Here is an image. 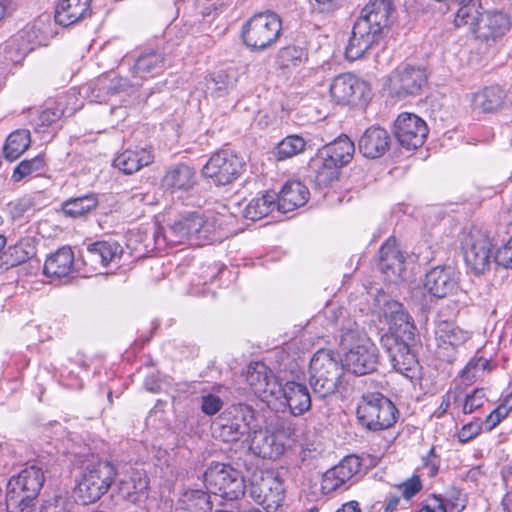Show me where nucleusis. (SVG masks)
Wrapping results in <instances>:
<instances>
[{
    "label": "nucleus",
    "instance_id": "de8ad7c7",
    "mask_svg": "<svg viewBox=\"0 0 512 512\" xmlns=\"http://www.w3.org/2000/svg\"><path fill=\"white\" fill-rule=\"evenodd\" d=\"M234 86L235 80L223 70L211 74L206 80L207 91L216 97L226 95Z\"/></svg>",
    "mask_w": 512,
    "mask_h": 512
},
{
    "label": "nucleus",
    "instance_id": "423d86ee",
    "mask_svg": "<svg viewBox=\"0 0 512 512\" xmlns=\"http://www.w3.org/2000/svg\"><path fill=\"white\" fill-rule=\"evenodd\" d=\"M359 423L370 431H382L392 427L399 418L395 404L378 392L361 396L356 410Z\"/></svg>",
    "mask_w": 512,
    "mask_h": 512
},
{
    "label": "nucleus",
    "instance_id": "4d7b16f0",
    "mask_svg": "<svg viewBox=\"0 0 512 512\" xmlns=\"http://www.w3.org/2000/svg\"><path fill=\"white\" fill-rule=\"evenodd\" d=\"M494 261L499 266L512 269V236L496 251Z\"/></svg>",
    "mask_w": 512,
    "mask_h": 512
},
{
    "label": "nucleus",
    "instance_id": "393cba45",
    "mask_svg": "<svg viewBox=\"0 0 512 512\" xmlns=\"http://www.w3.org/2000/svg\"><path fill=\"white\" fill-rule=\"evenodd\" d=\"M405 259L393 239H388L379 250V269L389 282H397L405 270Z\"/></svg>",
    "mask_w": 512,
    "mask_h": 512
},
{
    "label": "nucleus",
    "instance_id": "603ef678",
    "mask_svg": "<svg viewBox=\"0 0 512 512\" xmlns=\"http://www.w3.org/2000/svg\"><path fill=\"white\" fill-rule=\"evenodd\" d=\"M488 361L484 358L472 359L461 372L465 384L469 385L479 378L485 371Z\"/></svg>",
    "mask_w": 512,
    "mask_h": 512
},
{
    "label": "nucleus",
    "instance_id": "052dcab7",
    "mask_svg": "<svg viewBox=\"0 0 512 512\" xmlns=\"http://www.w3.org/2000/svg\"><path fill=\"white\" fill-rule=\"evenodd\" d=\"M422 488V484L420 479L415 476L411 479L407 480L403 484L399 486V489L402 491V495L405 499L409 500L414 497Z\"/></svg>",
    "mask_w": 512,
    "mask_h": 512
},
{
    "label": "nucleus",
    "instance_id": "2eb2a0df",
    "mask_svg": "<svg viewBox=\"0 0 512 512\" xmlns=\"http://www.w3.org/2000/svg\"><path fill=\"white\" fill-rule=\"evenodd\" d=\"M382 32L383 30L379 29L378 26H373L357 18L345 48L346 58L354 61L364 57L379 44L382 39Z\"/></svg>",
    "mask_w": 512,
    "mask_h": 512
},
{
    "label": "nucleus",
    "instance_id": "6ab92c4d",
    "mask_svg": "<svg viewBox=\"0 0 512 512\" xmlns=\"http://www.w3.org/2000/svg\"><path fill=\"white\" fill-rule=\"evenodd\" d=\"M122 252V247L116 241H97L89 244L81 254L82 263L86 267L84 275L93 272L101 273V269L119 259Z\"/></svg>",
    "mask_w": 512,
    "mask_h": 512
},
{
    "label": "nucleus",
    "instance_id": "8fccbe9b",
    "mask_svg": "<svg viewBox=\"0 0 512 512\" xmlns=\"http://www.w3.org/2000/svg\"><path fill=\"white\" fill-rule=\"evenodd\" d=\"M278 57L283 67H297L307 59V53L301 47L287 46L280 49Z\"/></svg>",
    "mask_w": 512,
    "mask_h": 512
},
{
    "label": "nucleus",
    "instance_id": "58836bf2",
    "mask_svg": "<svg viewBox=\"0 0 512 512\" xmlns=\"http://www.w3.org/2000/svg\"><path fill=\"white\" fill-rule=\"evenodd\" d=\"M35 246L30 238H23L14 245H10L0 256L6 268L18 266L35 255Z\"/></svg>",
    "mask_w": 512,
    "mask_h": 512
},
{
    "label": "nucleus",
    "instance_id": "3c124183",
    "mask_svg": "<svg viewBox=\"0 0 512 512\" xmlns=\"http://www.w3.org/2000/svg\"><path fill=\"white\" fill-rule=\"evenodd\" d=\"M463 414H471L488 401L484 388H476L471 392L464 393L462 391Z\"/></svg>",
    "mask_w": 512,
    "mask_h": 512
},
{
    "label": "nucleus",
    "instance_id": "f03ea898",
    "mask_svg": "<svg viewBox=\"0 0 512 512\" xmlns=\"http://www.w3.org/2000/svg\"><path fill=\"white\" fill-rule=\"evenodd\" d=\"M328 319L338 327V346L343 353L345 368L355 375L374 372L379 352L365 330L342 307L331 310Z\"/></svg>",
    "mask_w": 512,
    "mask_h": 512
},
{
    "label": "nucleus",
    "instance_id": "e433bc0d",
    "mask_svg": "<svg viewBox=\"0 0 512 512\" xmlns=\"http://www.w3.org/2000/svg\"><path fill=\"white\" fill-rule=\"evenodd\" d=\"M391 11V0H370L362 9L358 19L383 30L388 24Z\"/></svg>",
    "mask_w": 512,
    "mask_h": 512
},
{
    "label": "nucleus",
    "instance_id": "6e6552de",
    "mask_svg": "<svg viewBox=\"0 0 512 512\" xmlns=\"http://www.w3.org/2000/svg\"><path fill=\"white\" fill-rule=\"evenodd\" d=\"M282 23L273 12L252 16L242 28V38L251 50H264L273 45L281 34Z\"/></svg>",
    "mask_w": 512,
    "mask_h": 512
},
{
    "label": "nucleus",
    "instance_id": "0e129e2a",
    "mask_svg": "<svg viewBox=\"0 0 512 512\" xmlns=\"http://www.w3.org/2000/svg\"><path fill=\"white\" fill-rule=\"evenodd\" d=\"M424 464L430 469V476H434L438 471V460L434 454V448H431L428 455L423 458Z\"/></svg>",
    "mask_w": 512,
    "mask_h": 512
},
{
    "label": "nucleus",
    "instance_id": "774afa93",
    "mask_svg": "<svg viewBox=\"0 0 512 512\" xmlns=\"http://www.w3.org/2000/svg\"><path fill=\"white\" fill-rule=\"evenodd\" d=\"M336 512H361L357 501H350L343 504Z\"/></svg>",
    "mask_w": 512,
    "mask_h": 512
},
{
    "label": "nucleus",
    "instance_id": "20e7f679",
    "mask_svg": "<svg viewBox=\"0 0 512 512\" xmlns=\"http://www.w3.org/2000/svg\"><path fill=\"white\" fill-rule=\"evenodd\" d=\"M222 239L223 235L214 219L205 218L196 212L180 216L166 229L157 226L154 232V241L159 249L166 245L180 244L185 240L202 246L220 242Z\"/></svg>",
    "mask_w": 512,
    "mask_h": 512
},
{
    "label": "nucleus",
    "instance_id": "37998d69",
    "mask_svg": "<svg viewBox=\"0 0 512 512\" xmlns=\"http://www.w3.org/2000/svg\"><path fill=\"white\" fill-rule=\"evenodd\" d=\"M177 506L187 508L190 512H211L212 502L208 492L202 490H187L177 501Z\"/></svg>",
    "mask_w": 512,
    "mask_h": 512
},
{
    "label": "nucleus",
    "instance_id": "ddd939ff",
    "mask_svg": "<svg viewBox=\"0 0 512 512\" xmlns=\"http://www.w3.org/2000/svg\"><path fill=\"white\" fill-rule=\"evenodd\" d=\"M244 167L241 157L230 150L214 153L202 168V175L215 185H227L236 180Z\"/></svg>",
    "mask_w": 512,
    "mask_h": 512
},
{
    "label": "nucleus",
    "instance_id": "a878e982",
    "mask_svg": "<svg viewBox=\"0 0 512 512\" xmlns=\"http://www.w3.org/2000/svg\"><path fill=\"white\" fill-rule=\"evenodd\" d=\"M249 450L262 458L277 459L285 451V446L277 436L267 429L254 430L247 438Z\"/></svg>",
    "mask_w": 512,
    "mask_h": 512
},
{
    "label": "nucleus",
    "instance_id": "f3484780",
    "mask_svg": "<svg viewBox=\"0 0 512 512\" xmlns=\"http://www.w3.org/2000/svg\"><path fill=\"white\" fill-rule=\"evenodd\" d=\"M427 82L425 70L420 67H398L388 78L390 94L399 98L416 95Z\"/></svg>",
    "mask_w": 512,
    "mask_h": 512
},
{
    "label": "nucleus",
    "instance_id": "72a5a7b5",
    "mask_svg": "<svg viewBox=\"0 0 512 512\" xmlns=\"http://www.w3.org/2000/svg\"><path fill=\"white\" fill-rule=\"evenodd\" d=\"M166 68L165 53L160 50H145L136 59L133 73L141 79L153 78Z\"/></svg>",
    "mask_w": 512,
    "mask_h": 512
},
{
    "label": "nucleus",
    "instance_id": "473e14b6",
    "mask_svg": "<svg viewBox=\"0 0 512 512\" xmlns=\"http://www.w3.org/2000/svg\"><path fill=\"white\" fill-rule=\"evenodd\" d=\"M122 79L116 76L102 75L96 80L81 87L80 93L91 102L102 103L109 96L118 93L122 89Z\"/></svg>",
    "mask_w": 512,
    "mask_h": 512
},
{
    "label": "nucleus",
    "instance_id": "09e8293b",
    "mask_svg": "<svg viewBox=\"0 0 512 512\" xmlns=\"http://www.w3.org/2000/svg\"><path fill=\"white\" fill-rule=\"evenodd\" d=\"M79 504L66 494H57L47 499L40 512H78Z\"/></svg>",
    "mask_w": 512,
    "mask_h": 512
},
{
    "label": "nucleus",
    "instance_id": "bb28decb",
    "mask_svg": "<svg viewBox=\"0 0 512 512\" xmlns=\"http://www.w3.org/2000/svg\"><path fill=\"white\" fill-rule=\"evenodd\" d=\"M153 160L154 155L150 148L135 146L118 154L113 160V166L124 174H133L150 165Z\"/></svg>",
    "mask_w": 512,
    "mask_h": 512
},
{
    "label": "nucleus",
    "instance_id": "0eeeda50",
    "mask_svg": "<svg viewBox=\"0 0 512 512\" xmlns=\"http://www.w3.org/2000/svg\"><path fill=\"white\" fill-rule=\"evenodd\" d=\"M461 250L468 270L476 275L485 274L492 264V242L479 228L464 230L460 239Z\"/></svg>",
    "mask_w": 512,
    "mask_h": 512
},
{
    "label": "nucleus",
    "instance_id": "c03bdc74",
    "mask_svg": "<svg viewBox=\"0 0 512 512\" xmlns=\"http://www.w3.org/2000/svg\"><path fill=\"white\" fill-rule=\"evenodd\" d=\"M98 205L97 195L89 193L80 197L70 198L62 203V211L65 215L78 218L94 210Z\"/></svg>",
    "mask_w": 512,
    "mask_h": 512
},
{
    "label": "nucleus",
    "instance_id": "aec40b11",
    "mask_svg": "<svg viewBox=\"0 0 512 512\" xmlns=\"http://www.w3.org/2000/svg\"><path fill=\"white\" fill-rule=\"evenodd\" d=\"M361 469L359 457L350 455L345 457L338 465L327 470L321 481V489L324 493H332L336 490H346L349 482Z\"/></svg>",
    "mask_w": 512,
    "mask_h": 512
},
{
    "label": "nucleus",
    "instance_id": "864d4df0",
    "mask_svg": "<svg viewBox=\"0 0 512 512\" xmlns=\"http://www.w3.org/2000/svg\"><path fill=\"white\" fill-rule=\"evenodd\" d=\"M63 115L64 109L60 102L56 103L54 106H47L38 117L37 130L41 132L40 128L52 126L59 121ZM42 132H44V130H42Z\"/></svg>",
    "mask_w": 512,
    "mask_h": 512
},
{
    "label": "nucleus",
    "instance_id": "7c9ffc66",
    "mask_svg": "<svg viewBox=\"0 0 512 512\" xmlns=\"http://www.w3.org/2000/svg\"><path fill=\"white\" fill-rule=\"evenodd\" d=\"M43 271L50 278L68 277L78 271L72 249L61 247L51 254L44 263Z\"/></svg>",
    "mask_w": 512,
    "mask_h": 512
},
{
    "label": "nucleus",
    "instance_id": "4468645a",
    "mask_svg": "<svg viewBox=\"0 0 512 512\" xmlns=\"http://www.w3.org/2000/svg\"><path fill=\"white\" fill-rule=\"evenodd\" d=\"M434 338L438 357L452 362L455 358V350L470 338V333L453 321L439 318L435 320Z\"/></svg>",
    "mask_w": 512,
    "mask_h": 512
},
{
    "label": "nucleus",
    "instance_id": "b1692460",
    "mask_svg": "<svg viewBox=\"0 0 512 512\" xmlns=\"http://www.w3.org/2000/svg\"><path fill=\"white\" fill-rule=\"evenodd\" d=\"M391 136L389 132L378 125L368 127L358 140L359 152L368 159H377L390 149Z\"/></svg>",
    "mask_w": 512,
    "mask_h": 512
},
{
    "label": "nucleus",
    "instance_id": "a18cd8bd",
    "mask_svg": "<svg viewBox=\"0 0 512 512\" xmlns=\"http://www.w3.org/2000/svg\"><path fill=\"white\" fill-rule=\"evenodd\" d=\"M149 481L147 477L135 475L129 480H123L119 483V494L123 499L132 503H137L146 497Z\"/></svg>",
    "mask_w": 512,
    "mask_h": 512
},
{
    "label": "nucleus",
    "instance_id": "39448f33",
    "mask_svg": "<svg viewBox=\"0 0 512 512\" xmlns=\"http://www.w3.org/2000/svg\"><path fill=\"white\" fill-rule=\"evenodd\" d=\"M344 362L332 350L320 349L310 360L309 384L320 398L333 394L344 374Z\"/></svg>",
    "mask_w": 512,
    "mask_h": 512
},
{
    "label": "nucleus",
    "instance_id": "5701e85b",
    "mask_svg": "<svg viewBox=\"0 0 512 512\" xmlns=\"http://www.w3.org/2000/svg\"><path fill=\"white\" fill-rule=\"evenodd\" d=\"M425 289L434 297L444 298L458 288L456 271L451 266H436L425 275Z\"/></svg>",
    "mask_w": 512,
    "mask_h": 512
},
{
    "label": "nucleus",
    "instance_id": "9b49d317",
    "mask_svg": "<svg viewBox=\"0 0 512 512\" xmlns=\"http://www.w3.org/2000/svg\"><path fill=\"white\" fill-rule=\"evenodd\" d=\"M44 481L42 469L34 465L26 467L17 476H13L7 484V508L20 507L23 510L38 496Z\"/></svg>",
    "mask_w": 512,
    "mask_h": 512
},
{
    "label": "nucleus",
    "instance_id": "dca6fc26",
    "mask_svg": "<svg viewBox=\"0 0 512 512\" xmlns=\"http://www.w3.org/2000/svg\"><path fill=\"white\" fill-rule=\"evenodd\" d=\"M426 122L413 113H401L394 123V134L400 145L408 150L421 147L428 135Z\"/></svg>",
    "mask_w": 512,
    "mask_h": 512
},
{
    "label": "nucleus",
    "instance_id": "c85d7f7f",
    "mask_svg": "<svg viewBox=\"0 0 512 512\" xmlns=\"http://www.w3.org/2000/svg\"><path fill=\"white\" fill-rule=\"evenodd\" d=\"M92 0H58L55 5L54 20L67 27L90 15Z\"/></svg>",
    "mask_w": 512,
    "mask_h": 512
},
{
    "label": "nucleus",
    "instance_id": "4c0bfd02",
    "mask_svg": "<svg viewBox=\"0 0 512 512\" xmlns=\"http://www.w3.org/2000/svg\"><path fill=\"white\" fill-rule=\"evenodd\" d=\"M354 151V143L347 136H341L319 150L321 155L333 160L341 168L351 161Z\"/></svg>",
    "mask_w": 512,
    "mask_h": 512
},
{
    "label": "nucleus",
    "instance_id": "4be33fe9",
    "mask_svg": "<svg viewBox=\"0 0 512 512\" xmlns=\"http://www.w3.org/2000/svg\"><path fill=\"white\" fill-rule=\"evenodd\" d=\"M246 381L259 398L263 400H268L269 397L279 398L281 384L265 364L260 362L250 364Z\"/></svg>",
    "mask_w": 512,
    "mask_h": 512
},
{
    "label": "nucleus",
    "instance_id": "cd10ccee",
    "mask_svg": "<svg viewBox=\"0 0 512 512\" xmlns=\"http://www.w3.org/2000/svg\"><path fill=\"white\" fill-rule=\"evenodd\" d=\"M340 169L339 164L318 152L309 162L308 178L319 188L328 187L338 179Z\"/></svg>",
    "mask_w": 512,
    "mask_h": 512
},
{
    "label": "nucleus",
    "instance_id": "c9c22d12",
    "mask_svg": "<svg viewBox=\"0 0 512 512\" xmlns=\"http://www.w3.org/2000/svg\"><path fill=\"white\" fill-rule=\"evenodd\" d=\"M162 183L172 192L188 191L196 184V172L186 164H178L167 170Z\"/></svg>",
    "mask_w": 512,
    "mask_h": 512
},
{
    "label": "nucleus",
    "instance_id": "338daca9",
    "mask_svg": "<svg viewBox=\"0 0 512 512\" xmlns=\"http://www.w3.org/2000/svg\"><path fill=\"white\" fill-rule=\"evenodd\" d=\"M400 498L397 495L389 494L385 499V512H394L399 505Z\"/></svg>",
    "mask_w": 512,
    "mask_h": 512
},
{
    "label": "nucleus",
    "instance_id": "13d9d810",
    "mask_svg": "<svg viewBox=\"0 0 512 512\" xmlns=\"http://www.w3.org/2000/svg\"><path fill=\"white\" fill-rule=\"evenodd\" d=\"M223 406V401L220 397L214 394L203 395L201 398V410L206 415H214Z\"/></svg>",
    "mask_w": 512,
    "mask_h": 512
},
{
    "label": "nucleus",
    "instance_id": "6e6d98bb",
    "mask_svg": "<svg viewBox=\"0 0 512 512\" xmlns=\"http://www.w3.org/2000/svg\"><path fill=\"white\" fill-rule=\"evenodd\" d=\"M33 207V201L30 198H20L7 204V210L13 219L22 218Z\"/></svg>",
    "mask_w": 512,
    "mask_h": 512
},
{
    "label": "nucleus",
    "instance_id": "412c9836",
    "mask_svg": "<svg viewBox=\"0 0 512 512\" xmlns=\"http://www.w3.org/2000/svg\"><path fill=\"white\" fill-rule=\"evenodd\" d=\"M367 84L351 73L336 76L329 85L332 100L340 105L355 103L364 97Z\"/></svg>",
    "mask_w": 512,
    "mask_h": 512
},
{
    "label": "nucleus",
    "instance_id": "c756f323",
    "mask_svg": "<svg viewBox=\"0 0 512 512\" xmlns=\"http://www.w3.org/2000/svg\"><path fill=\"white\" fill-rule=\"evenodd\" d=\"M310 196L308 188L300 181H287L277 194V210L287 213L306 204Z\"/></svg>",
    "mask_w": 512,
    "mask_h": 512
},
{
    "label": "nucleus",
    "instance_id": "2f4dec72",
    "mask_svg": "<svg viewBox=\"0 0 512 512\" xmlns=\"http://www.w3.org/2000/svg\"><path fill=\"white\" fill-rule=\"evenodd\" d=\"M291 414L299 416L307 412L311 407V395L306 385L294 381L281 385V392Z\"/></svg>",
    "mask_w": 512,
    "mask_h": 512
},
{
    "label": "nucleus",
    "instance_id": "5fc2aeb1",
    "mask_svg": "<svg viewBox=\"0 0 512 512\" xmlns=\"http://www.w3.org/2000/svg\"><path fill=\"white\" fill-rule=\"evenodd\" d=\"M462 401V388L460 386H456L453 389H449L441 399V403L434 411L433 416L435 418L443 417L450 409H452V403L461 402Z\"/></svg>",
    "mask_w": 512,
    "mask_h": 512
},
{
    "label": "nucleus",
    "instance_id": "f257e3e1",
    "mask_svg": "<svg viewBox=\"0 0 512 512\" xmlns=\"http://www.w3.org/2000/svg\"><path fill=\"white\" fill-rule=\"evenodd\" d=\"M383 301L382 313L389 324V332L381 336L380 343L388 353L393 369L412 379L418 368V360L412 351L416 327L401 303L391 299Z\"/></svg>",
    "mask_w": 512,
    "mask_h": 512
},
{
    "label": "nucleus",
    "instance_id": "f8f14e48",
    "mask_svg": "<svg viewBox=\"0 0 512 512\" xmlns=\"http://www.w3.org/2000/svg\"><path fill=\"white\" fill-rule=\"evenodd\" d=\"M115 477V468L107 461H97L85 466L78 484V493L83 503H92L104 495Z\"/></svg>",
    "mask_w": 512,
    "mask_h": 512
},
{
    "label": "nucleus",
    "instance_id": "ea45409f",
    "mask_svg": "<svg viewBox=\"0 0 512 512\" xmlns=\"http://www.w3.org/2000/svg\"><path fill=\"white\" fill-rule=\"evenodd\" d=\"M277 193L267 191L260 197L253 198L245 207L243 215L246 219L257 221L277 209Z\"/></svg>",
    "mask_w": 512,
    "mask_h": 512
},
{
    "label": "nucleus",
    "instance_id": "e2e57ef3",
    "mask_svg": "<svg viewBox=\"0 0 512 512\" xmlns=\"http://www.w3.org/2000/svg\"><path fill=\"white\" fill-rule=\"evenodd\" d=\"M130 200L132 201L133 204H151L153 202V196H151L148 192H143L137 189L135 191H132Z\"/></svg>",
    "mask_w": 512,
    "mask_h": 512
},
{
    "label": "nucleus",
    "instance_id": "680f3d73",
    "mask_svg": "<svg viewBox=\"0 0 512 512\" xmlns=\"http://www.w3.org/2000/svg\"><path fill=\"white\" fill-rule=\"evenodd\" d=\"M509 412L505 407L500 405L496 407L485 419V424L488 430L495 428L504 418L508 416Z\"/></svg>",
    "mask_w": 512,
    "mask_h": 512
},
{
    "label": "nucleus",
    "instance_id": "1a4fd4ad",
    "mask_svg": "<svg viewBox=\"0 0 512 512\" xmlns=\"http://www.w3.org/2000/svg\"><path fill=\"white\" fill-rule=\"evenodd\" d=\"M209 494L219 495L226 500H236L245 493L241 472L224 463L211 464L203 475Z\"/></svg>",
    "mask_w": 512,
    "mask_h": 512
},
{
    "label": "nucleus",
    "instance_id": "a19ab883",
    "mask_svg": "<svg viewBox=\"0 0 512 512\" xmlns=\"http://www.w3.org/2000/svg\"><path fill=\"white\" fill-rule=\"evenodd\" d=\"M31 145L30 131L19 129L12 132L6 139L3 155L9 161L18 159Z\"/></svg>",
    "mask_w": 512,
    "mask_h": 512
},
{
    "label": "nucleus",
    "instance_id": "69168bd1",
    "mask_svg": "<svg viewBox=\"0 0 512 512\" xmlns=\"http://www.w3.org/2000/svg\"><path fill=\"white\" fill-rule=\"evenodd\" d=\"M437 501V505L434 507H431L429 505H424L420 509H418L416 512H448V509L446 505L443 503V501L440 498H435Z\"/></svg>",
    "mask_w": 512,
    "mask_h": 512
},
{
    "label": "nucleus",
    "instance_id": "a211bd4d",
    "mask_svg": "<svg viewBox=\"0 0 512 512\" xmlns=\"http://www.w3.org/2000/svg\"><path fill=\"white\" fill-rule=\"evenodd\" d=\"M284 485L278 474L266 473L260 480L252 483V498L267 512H275L284 500Z\"/></svg>",
    "mask_w": 512,
    "mask_h": 512
},
{
    "label": "nucleus",
    "instance_id": "49530a36",
    "mask_svg": "<svg viewBox=\"0 0 512 512\" xmlns=\"http://www.w3.org/2000/svg\"><path fill=\"white\" fill-rule=\"evenodd\" d=\"M306 140L299 135L292 134L282 139L275 148L278 160H285L297 156L305 151Z\"/></svg>",
    "mask_w": 512,
    "mask_h": 512
},
{
    "label": "nucleus",
    "instance_id": "9d476101",
    "mask_svg": "<svg viewBox=\"0 0 512 512\" xmlns=\"http://www.w3.org/2000/svg\"><path fill=\"white\" fill-rule=\"evenodd\" d=\"M255 411L246 404L225 409L211 425L212 435L223 442H236L249 430Z\"/></svg>",
    "mask_w": 512,
    "mask_h": 512
},
{
    "label": "nucleus",
    "instance_id": "f704fd0d",
    "mask_svg": "<svg viewBox=\"0 0 512 512\" xmlns=\"http://www.w3.org/2000/svg\"><path fill=\"white\" fill-rule=\"evenodd\" d=\"M506 99V89L498 84H492L474 94L473 106L476 110L492 113L502 109Z\"/></svg>",
    "mask_w": 512,
    "mask_h": 512
},
{
    "label": "nucleus",
    "instance_id": "79ce46f5",
    "mask_svg": "<svg viewBox=\"0 0 512 512\" xmlns=\"http://www.w3.org/2000/svg\"><path fill=\"white\" fill-rule=\"evenodd\" d=\"M45 168L46 161L44 154H39L31 159H24L13 169L11 180L14 183L29 180L32 177L41 175Z\"/></svg>",
    "mask_w": 512,
    "mask_h": 512
},
{
    "label": "nucleus",
    "instance_id": "bf43d9fd",
    "mask_svg": "<svg viewBox=\"0 0 512 512\" xmlns=\"http://www.w3.org/2000/svg\"><path fill=\"white\" fill-rule=\"evenodd\" d=\"M482 431V422L480 420L471 421L465 424L458 433V439L462 443H467Z\"/></svg>",
    "mask_w": 512,
    "mask_h": 512
},
{
    "label": "nucleus",
    "instance_id": "7ed1b4c3",
    "mask_svg": "<svg viewBox=\"0 0 512 512\" xmlns=\"http://www.w3.org/2000/svg\"><path fill=\"white\" fill-rule=\"evenodd\" d=\"M454 22L456 26L468 25L478 39L497 41L512 27V1L493 0L482 6L480 0L459 7Z\"/></svg>",
    "mask_w": 512,
    "mask_h": 512
}]
</instances>
